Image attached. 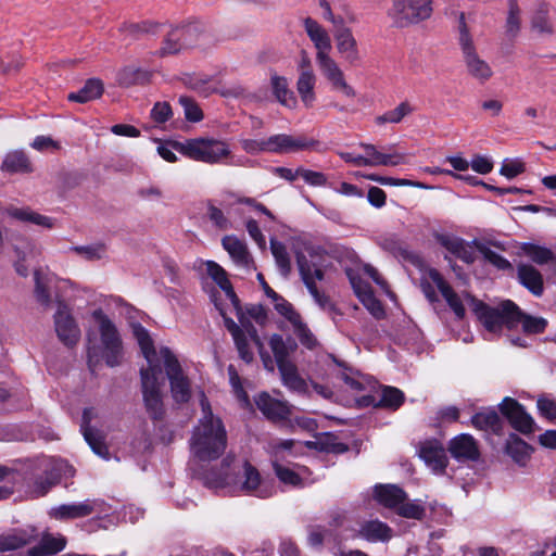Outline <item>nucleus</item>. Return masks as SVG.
I'll return each mask as SVG.
<instances>
[{
    "label": "nucleus",
    "instance_id": "1",
    "mask_svg": "<svg viewBox=\"0 0 556 556\" xmlns=\"http://www.w3.org/2000/svg\"><path fill=\"white\" fill-rule=\"evenodd\" d=\"M131 330L148 364L140 369L144 407L153 419H161L164 414L161 349H154L149 331L140 324H131Z\"/></svg>",
    "mask_w": 556,
    "mask_h": 556
},
{
    "label": "nucleus",
    "instance_id": "2",
    "mask_svg": "<svg viewBox=\"0 0 556 556\" xmlns=\"http://www.w3.org/2000/svg\"><path fill=\"white\" fill-rule=\"evenodd\" d=\"M466 300L472 304V308L490 333L498 334L503 328L515 329L519 324L526 333H542L547 327V320L543 317H534L523 313L519 306L510 300H505L496 306H489L481 301H476L469 294Z\"/></svg>",
    "mask_w": 556,
    "mask_h": 556
},
{
    "label": "nucleus",
    "instance_id": "3",
    "mask_svg": "<svg viewBox=\"0 0 556 556\" xmlns=\"http://www.w3.org/2000/svg\"><path fill=\"white\" fill-rule=\"evenodd\" d=\"M202 416L192 431L190 451L198 462H212L219 458L227 447V431L218 416L212 412L207 399H201Z\"/></svg>",
    "mask_w": 556,
    "mask_h": 556
},
{
    "label": "nucleus",
    "instance_id": "4",
    "mask_svg": "<svg viewBox=\"0 0 556 556\" xmlns=\"http://www.w3.org/2000/svg\"><path fill=\"white\" fill-rule=\"evenodd\" d=\"M232 462V456H226L222 462L220 472L215 470L204 471L200 473V479L210 489L229 488L231 492L241 491L263 498L270 496L269 489L255 467L249 462H243L240 466L233 468V472H230Z\"/></svg>",
    "mask_w": 556,
    "mask_h": 556
},
{
    "label": "nucleus",
    "instance_id": "5",
    "mask_svg": "<svg viewBox=\"0 0 556 556\" xmlns=\"http://www.w3.org/2000/svg\"><path fill=\"white\" fill-rule=\"evenodd\" d=\"M216 307L224 318L227 330L232 336L240 358L245 363H251L254 359L253 346H255L257 348L264 367L269 371H274L273 358L265 352L264 343L253 324L241 316L240 313H237L240 321V325H237L231 318L226 316L223 307L218 304H216Z\"/></svg>",
    "mask_w": 556,
    "mask_h": 556
},
{
    "label": "nucleus",
    "instance_id": "6",
    "mask_svg": "<svg viewBox=\"0 0 556 556\" xmlns=\"http://www.w3.org/2000/svg\"><path fill=\"white\" fill-rule=\"evenodd\" d=\"M458 46L468 75L480 83L488 81L493 76V70L491 65L479 55L473 37L469 33L465 22L464 14L459 16Z\"/></svg>",
    "mask_w": 556,
    "mask_h": 556
},
{
    "label": "nucleus",
    "instance_id": "7",
    "mask_svg": "<svg viewBox=\"0 0 556 556\" xmlns=\"http://www.w3.org/2000/svg\"><path fill=\"white\" fill-rule=\"evenodd\" d=\"M431 0H393L388 16L397 28H405L428 20L432 14Z\"/></svg>",
    "mask_w": 556,
    "mask_h": 556
},
{
    "label": "nucleus",
    "instance_id": "8",
    "mask_svg": "<svg viewBox=\"0 0 556 556\" xmlns=\"http://www.w3.org/2000/svg\"><path fill=\"white\" fill-rule=\"evenodd\" d=\"M92 317L98 324L102 356L106 365L110 367L119 365L123 356V344L116 326L102 309H96Z\"/></svg>",
    "mask_w": 556,
    "mask_h": 556
},
{
    "label": "nucleus",
    "instance_id": "9",
    "mask_svg": "<svg viewBox=\"0 0 556 556\" xmlns=\"http://www.w3.org/2000/svg\"><path fill=\"white\" fill-rule=\"evenodd\" d=\"M177 147L184 155L210 164L218 163L230 155L226 142L210 138L189 139L178 143Z\"/></svg>",
    "mask_w": 556,
    "mask_h": 556
},
{
    "label": "nucleus",
    "instance_id": "10",
    "mask_svg": "<svg viewBox=\"0 0 556 556\" xmlns=\"http://www.w3.org/2000/svg\"><path fill=\"white\" fill-rule=\"evenodd\" d=\"M161 356L162 366H164L169 380L174 401L176 403H187L191 397V386L188 377L181 369L179 361L166 346L161 348Z\"/></svg>",
    "mask_w": 556,
    "mask_h": 556
},
{
    "label": "nucleus",
    "instance_id": "11",
    "mask_svg": "<svg viewBox=\"0 0 556 556\" xmlns=\"http://www.w3.org/2000/svg\"><path fill=\"white\" fill-rule=\"evenodd\" d=\"M53 320L59 340L67 348L75 346L79 342L81 333L78 324L65 302H58Z\"/></svg>",
    "mask_w": 556,
    "mask_h": 556
},
{
    "label": "nucleus",
    "instance_id": "12",
    "mask_svg": "<svg viewBox=\"0 0 556 556\" xmlns=\"http://www.w3.org/2000/svg\"><path fill=\"white\" fill-rule=\"evenodd\" d=\"M279 315L285 317L292 326L294 334L301 343L309 349L316 345V339L307 325L303 321L300 313L294 306L282 296L274 304Z\"/></svg>",
    "mask_w": 556,
    "mask_h": 556
},
{
    "label": "nucleus",
    "instance_id": "13",
    "mask_svg": "<svg viewBox=\"0 0 556 556\" xmlns=\"http://www.w3.org/2000/svg\"><path fill=\"white\" fill-rule=\"evenodd\" d=\"M315 59L321 75L331 85L333 90L341 91L350 98L355 97L354 88L346 83L342 68L330 53Z\"/></svg>",
    "mask_w": 556,
    "mask_h": 556
},
{
    "label": "nucleus",
    "instance_id": "14",
    "mask_svg": "<svg viewBox=\"0 0 556 556\" xmlns=\"http://www.w3.org/2000/svg\"><path fill=\"white\" fill-rule=\"evenodd\" d=\"M103 504L100 500H86L84 502H73L52 507L49 516L56 520H71L88 517L96 511H101L99 508Z\"/></svg>",
    "mask_w": 556,
    "mask_h": 556
},
{
    "label": "nucleus",
    "instance_id": "15",
    "mask_svg": "<svg viewBox=\"0 0 556 556\" xmlns=\"http://www.w3.org/2000/svg\"><path fill=\"white\" fill-rule=\"evenodd\" d=\"M502 414L517 431L529 434L534 431L535 422L516 400L505 397L500 405Z\"/></svg>",
    "mask_w": 556,
    "mask_h": 556
},
{
    "label": "nucleus",
    "instance_id": "16",
    "mask_svg": "<svg viewBox=\"0 0 556 556\" xmlns=\"http://www.w3.org/2000/svg\"><path fill=\"white\" fill-rule=\"evenodd\" d=\"M359 147L365 150L364 166H397L407 163L406 155L394 151L389 147L386 152L377 149L376 146L370 143H359Z\"/></svg>",
    "mask_w": 556,
    "mask_h": 556
},
{
    "label": "nucleus",
    "instance_id": "17",
    "mask_svg": "<svg viewBox=\"0 0 556 556\" xmlns=\"http://www.w3.org/2000/svg\"><path fill=\"white\" fill-rule=\"evenodd\" d=\"M270 153H291L314 148L318 142L304 136L278 134L267 138Z\"/></svg>",
    "mask_w": 556,
    "mask_h": 556
},
{
    "label": "nucleus",
    "instance_id": "18",
    "mask_svg": "<svg viewBox=\"0 0 556 556\" xmlns=\"http://www.w3.org/2000/svg\"><path fill=\"white\" fill-rule=\"evenodd\" d=\"M336 48L341 58L350 65H357L361 62V53L357 41L349 27L334 31Z\"/></svg>",
    "mask_w": 556,
    "mask_h": 556
},
{
    "label": "nucleus",
    "instance_id": "19",
    "mask_svg": "<svg viewBox=\"0 0 556 556\" xmlns=\"http://www.w3.org/2000/svg\"><path fill=\"white\" fill-rule=\"evenodd\" d=\"M448 452L458 462H475L480 456L477 441L467 433L454 437L448 443Z\"/></svg>",
    "mask_w": 556,
    "mask_h": 556
},
{
    "label": "nucleus",
    "instance_id": "20",
    "mask_svg": "<svg viewBox=\"0 0 556 556\" xmlns=\"http://www.w3.org/2000/svg\"><path fill=\"white\" fill-rule=\"evenodd\" d=\"M517 280L534 296L544 293V278L541 271L530 263L520 262L516 265Z\"/></svg>",
    "mask_w": 556,
    "mask_h": 556
},
{
    "label": "nucleus",
    "instance_id": "21",
    "mask_svg": "<svg viewBox=\"0 0 556 556\" xmlns=\"http://www.w3.org/2000/svg\"><path fill=\"white\" fill-rule=\"evenodd\" d=\"M419 456L435 473L444 472L447 466L445 448L438 441H426L419 448Z\"/></svg>",
    "mask_w": 556,
    "mask_h": 556
},
{
    "label": "nucleus",
    "instance_id": "22",
    "mask_svg": "<svg viewBox=\"0 0 556 556\" xmlns=\"http://www.w3.org/2000/svg\"><path fill=\"white\" fill-rule=\"evenodd\" d=\"M303 25L306 35L316 50L315 58L329 54L331 52L332 45L331 37L327 29L312 17H306L303 21Z\"/></svg>",
    "mask_w": 556,
    "mask_h": 556
},
{
    "label": "nucleus",
    "instance_id": "23",
    "mask_svg": "<svg viewBox=\"0 0 556 556\" xmlns=\"http://www.w3.org/2000/svg\"><path fill=\"white\" fill-rule=\"evenodd\" d=\"M255 404L263 415L270 420H285L290 415V406L287 402L271 397L263 392L255 397Z\"/></svg>",
    "mask_w": 556,
    "mask_h": 556
},
{
    "label": "nucleus",
    "instance_id": "24",
    "mask_svg": "<svg viewBox=\"0 0 556 556\" xmlns=\"http://www.w3.org/2000/svg\"><path fill=\"white\" fill-rule=\"evenodd\" d=\"M45 473L47 475V486H41L39 491L41 494H47L61 479L74 477L75 469L64 459L51 458L45 466Z\"/></svg>",
    "mask_w": 556,
    "mask_h": 556
},
{
    "label": "nucleus",
    "instance_id": "25",
    "mask_svg": "<svg viewBox=\"0 0 556 556\" xmlns=\"http://www.w3.org/2000/svg\"><path fill=\"white\" fill-rule=\"evenodd\" d=\"M93 418V409L85 408L83 413V421L80 425L81 432L86 442L89 444L91 450L102 458H109V451L100 433L90 427V421Z\"/></svg>",
    "mask_w": 556,
    "mask_h": 556
},
{
    "label": "nucleus",
    "instance_id": "26",
    "mask_svg": "<svg viewBox=\"0 0 556 556\" xmlns=\"http://www.w3.org/2000/svg\"><path fill=\"white\" fill-rule=\"evenodd\" d=\"M429 278L437 286L446 303L458 318L465 316V307L460 296L454 292L452 287L445 281L442 275L437 269H430Z\"/></svg>",
    "mask_w": 556,
    "mask_h": 556
},
{
    "label": "nucleus",
    "instance_id": "27",
    "mask_svg": "<svg viewBox=\"0 0 556 556\" xmlns=\"http://www.w3.org/2000/svg\"><path fill=\"white\" fill-rule=\"evenodd\" d=\"M222 245L237 266L245 269L253 267V260L247 244L242 240L236 236H225L222 240Z\"/></svg>",
    "mask_w": 556,
    "mask_h": 556
},
{
    "label": "nucleus",
    "instance_id": "28",
    "mask_svg": "<svg viewBox=\"0 0 556 556\" xmlns=\"http://www.w3.org/2000/svg\"><path fill=\"white\" fill-rule=\"evenodd\" d=\"M378 244L384 251L404 261H408L412 264H418L420 262L419 255L410 251L408 245L396 235L389 233L381 236L378 240Z\"/></svg>",
    "mask_w": 556,
    "mask_h": 556
},
{
    "label": "nucleus",
    "instance_id": "29",
    "mask_svg": "<svg viewBox=\"0 0 556 556\" xmlns=\"http://www.w3.org/2000/svg\"><path fill=\"white\" fill-rule=\"evenodd\" d=\"M206 274L215 281V283L225 292L226 296L230 300L233 308L239 314V299L228 279L226 270L214 261H206L204 263Z\"/></svg>",
    "mask_w": 556,
    "mask_h": 556
},
{
    "label": "nucleus",
    "instance_id": "30",
    "mask_svg": "<svg viewBox=\"0 0 556 556\" xmlns=\"http://www.w3.org/2000/svg\"><path fill=\"white\" fill-rule=\"evenodd\" d=\"M357 535L368 542H388L393 536L392 529L384 522L374 519L359 525Z\"/></svg>",
    "mask_w": 556,
    "mask_h": 556
},
{
    "label": "nucleus",
    "instance_id": "31",
    "mask_svg": "<svg viewBox=\"0 0 556 556\" xmlns=\"http://www.w3.org/2000/svg\"><path fill=\"white\" fill-rule=\"evenodd\" d=\"M374 495L380 504L394 509L406 500V493L394 484L376 485Z\"/></svg>",
    "mask_w": 556,
    "mask_h": 556
},
{
    "label": "nucleus",
    "instance_id": "32",
    "mask_svg": "<svg viewBox=\"0 0 556 556\" xmlns=\"http://www.w3.org/2000/svg\"><path fill=\"white\" fill-rule=\"evenodd\" d=\"M5 214L14 219L31 223L43 228H52L54 226L53 218L38 214L28 207L9 206L5 208Z\"/></svg>",
    "mask_w": 556,
    "mask_h": 556
},
{
    "label": "nucleus",
    "instance_id": "33",
    "mask_svg": "<svg viewBox=\"0 0 556 556\" xmlns=\"http://www.w3.org/2000/svg\"><path fill=\"white\" fill-rule=\"evenodd\" d=\"M271 90L277 101L288 108L294 109L298 104L293 91L289 88V81L283 76L273 75L270 78Z\"/></svg>",
    "mask_w": 556,
    "mask_h": 556
},
{
    "label": "nucleus",
    "instance_id": "34",
    "mask_svg": "<svg viewBox=\"0 0 556 556\" xmlns=\"http://www.w3.org/2000/svg\"><path fill=\"white\" fill-rule=\"evenodd\" d=\"M317 83V76L315 73H300L296 79V91L305 106L311 108L315 100V86Z\"/></svg>",
    "mask_w": 556,
    "mask_h": 556
},
{
    "label": "nucleus",
    "instance_id": "35",
    "mask_svg": "<svg viewBox=\"0 0 556 556\" xmlns=\"http://www.w3.org/2000/svg\"><path fill=\"white\" fill-rule=\"evenodd\" d=\"M269 345L275 356V359H273L274 366L279 367L282 364L291 363L289 356L296 348L292 339L283 340L280 334H273L269 339Z\"/></svg>",
    "mask_w": 556,
    "mask_h": 556
},
{
    "label": "nucleus",
    "instance_id": "36",
    "mask_svg": "<svg viewBox=\"0 0 556 556\" xmlns=\"http://www.w3.org/2000/svg\"><path fill=\"white\" fill-rule=\"evenodd\" d=\"M64 547V538L45 534L37 545L28 549L27 556H51L62 551Z\"/></svg>",
    "mask_w": 556,
    "mask_h": 556
},
{
    "label": "nucleus",
    "instance_id": "37",
    "mask_svg": "<svg viewBox=\"0 0 556 556\" xmlns=\"http://www.w3.org/2000/svg\"><path fill=\"white\" fill-rule=\"evenodd\" d=\"M151 73L141 67L128 65L123 67L116 76L121 86L130 87L134 85H144L150 81Z\"/></svg>",
    "mask_w": 556,
    "mask_h": 556
},
{
    "label": "nucleus",
    "instance_id": "38",
    "mask_svg": "<svg viewBox=\"0 0 556 556\" xmlns=\"http://www.w3.org/2000/svg\"><path fill=\"white\" fill-rule=\"evenodd\" d=\"M404 401V394L401 390L393 387H384L381 392L379 402H375L372 396H364L363 402L366 405L372 404L379 407H389L397 409Z\"/></svg>",
    "mask_w": 556,
    "mask_h": 556
},
{
    "label": "nucleus",
    "instance_id": "39",
    "mask_svg": "<svg viewBox=\"0 0 556 556\" xmlns=\"http://www.w3.org/2000/svg\"><path fill=\"white\" fill-rule=\"evenodd\" d=\"M471 425L479 430L493 433H498L502 428L501 418L494 409H485L475 414L471 417Z\"/></svg>",
    "mask_w": 556,
    "mask_h": 556
},
{
    "label": "nucleus",
    "instance_id": "40",
    "mask_svg": "<svg viewBox=\"0 0 556 556\" xmlns=\"http://www.w3.org/2000/svg\"><path fill=\"white\" fill-rule=\"evenodd\" d=\"M103 93V84L101 80L91 78L86 81L76 92H71L67 96L70 101L86 103L88 101L98 99Z\"/></svg>",
    "mask_w": 556,
    "mask_h": 556
},
{
    "label": "nucleus",
    "instance_id": "41",
    "mask_svg": "<svg viewBox=\"0 0 556 556\" xmlns=\"http://www.w3.org/2000/svg\"><path fill=\"white\" fill-rule=\"evenodd\" d=\"M414 111L415 108L408 101H402L394 109L376 116L375 123L377 125L400 124L406 116L410 115Z\"/></svg>",
    "mask_w": 556,
    "mask_h": 556
},
{
    "label": "nucleus",
    "instance_id": "42",
    "mask_svg": "<svg viewBox=\"0 0 556 556\" xmlns=\"http://www.w3.org/2000/svg\"><path fill=\"white\" fill-rule=\"evenodd\" d=\"M283 384L290 390L305 392L306 383L299 376L296 366L291 362L278 367Z\"/></svg>",
    "mask_w": 556,
    "mask_h": 556
},
{
    "label": "nucleus",
    "instance_id": "43",
    "mask_svg": "<svg viewBox=\"0 0 556 556\" xmlns=\"http://www.w3.org/2000/svg\"><path fill=\"white\" fill-rule=\"evenodd\" d=\"M298 266L301 278L306 288H308V283L312 282L313 286H317V281H321L324 279V270L317 265L311 263L304 255L298 256Z\"/></svg>",
    "mask_w": 556,
    "mask_h": 556
},
{
    "label": "nucleus",
    "instance_id": "44",
    "mask_svg": "<svg viewBox=\"0 0 556 556\" xmlns=\"http://www.w3.org/2000/svg\"><path fill=\"white\" fill-rule=\"evenodd\" d=\"M35 279V296L36 300L45 307L51 304L50 287L53 282V277L36 270L34 274Z\"/></svg>",
    "mask_w": 556,
    "mask_h": 556
},
{
    "label": "nucleus",
    "instance_id": "45",
    "mask_svg": "<svg viewBox=\"0 0 556 556\" xmlns=\"http://www.w3.org/2000/svg\"><path fill=\"white\" fill-rule=\"evenodd\" d=\"M1 168L9 173H27L31 170L30 162L23 151L9 152L2 162Z\"/></svg>",
    "mask_w": 556,
    "mask_h": 556
},
{
    "label": "nucleus",
    "instance_id": "46",
    "mask_svg": "<svg viewBox=\"0 0 556 556\" xmlns=\"http://www.w3.org/2000/svg\"><path fill=\"white\" fill-rule=\"evenodd\" d=\"M520 249L534 264L546 265L556 261L554 252L548 248L527 242Z\"/></svg>",
    "mask_w": 556,
    "mask_h": 556
},
{
    "label": "nucleus",
    "instance_id": "47",
    "mask_svg": "<svg viewBox=\"0 0 556 556\" xmlns=\"http://www.w3.org/2000/svg\"><path fill=\"white\" fill-rule=\"evenodd\" d=\"M182 49H185V46L181 39V33L179 29H177V27H175L166 34L162 42V46L156 53L157 55L163 58L176 54L180 52Z\"/></svg>",
    "mask_w": 556,
    "mask_h": 556
},
{
    "label": "nucleus",
    "instance_id": "48",
    "mask_svg": "<svg viewBox=\"0 0 556 556\" xmlns=\"http://www.w3.org/2000/svg\"><path fill=\"white\" fill-rule=\"evenodd\" d=\"M520 9L517 4V0H509L508 13L505 23V35L509 39H515L521 28Z\"/></svg>",
    "mask_w": 556,
    "mask_h": 556
},
{
    "label": "nucleus",
    "instance_id": "49",
    "mask_svg": "<svg viewBox=\"0 0 556 556\" xmlns=\"http://www.w3.org/2000/svg\"><path fill=\"white\" fill-rule=\"evenodd\" d=\"M507 454L517 463H523L531 453V447L523 440L511 434L506 443Z\"/></svg>",
    "mask_w": 556,
    "mask_h": 556
},
{
    "label": "nucleus",
    "instance_id": "50",
    "mask_svg": "<svg viewBox=\"0 0 556 556\" xmlns=\"http://www.w3.org/2000/svg\"><path fill=\"white\" fill-rule=\"evenodd\" d=\"M315 445L323 452L333 454H342L349 450L348 445L340 442L338 437L332 433H324L323 435L318 437Z\"/></svg>",
    "mask_w": 556,
    "mask_h": 556
},
{
    "label": "nucleus",
    "instance_id": "51",
    "mask_svg": "<svg viewBox=\"0 0 556 556\" xmlns=\"http://www.w3.org/2000/svg\"><path fill=\"white\" fill-rule=\"evenodd\" d=\"M86 261H99L106 256V247L104 243L97 242L88 245H75L70 249Z\"/></svg>",
    "mask_w": 556,
    "mask_h": 556
},
{
    "label": "nucleus",
    "instance_id": "52",
    "mask_svg": "<svg viewBox=\"0 0 556 556\" xmlns=\"http://www.w3.org/2000/svg\"><path fill=\"white\" fill-rule=\"evenodd\" d=\"M531 29L539 35L551 36L554 33L546 9L538 10L531 18Z\"/></svg>",
    "mask_w": 556,
    "mask_h": 556
},
{
    "label": "nucleus",
    "instance_id": "53",
    "mask_svg": "<svg viewBox=\"0 0 556 556\" xmlns=\"http://www.w3.org/2000/svg\"><path fill=\"white\" fill-rule=\"evenodd\" d=\"M341 379L354 391H365L375 388V381L359 372H341Z\"/></svg>",
    "mask_w": 556,
    "mask_h": 556
},
{
    "label": "nucleus",
    "instance_id": "54",
    "mask_svg": "<svg viewBox=\"0 0 556 556\" xmlns=\"http://www.w3.org/2000/svg\"><path fill=\"white\" fill-rule=\"evenodd\" d=\"M341 379L354 391H365L375 388V381L359 372H341Z\"/></svg>",
    "mask_w": 556,
    "mask_h": 556
},
{
    "label": "nucleus",
    "instance_id": "55",
    "mask_svg": "<svg viewBox=\"0 0 556 556\" xmlns=\"http://www.w3.org/2000/svg\"><path fill=\"white\" fill-rule=\"evenodd\" d=\"M270 250L275 257L276 264L283 275H288L290 271V258L286 247L274 239L270 240Z\"/></svg>",
    "mask_w": 556,
    "mask_h": 556
},
{
    "label": "nucleus",
    "instance_id": "56",
    "mask_svg": "<svg viewBox=\"0 0 556 556\" xmlns=\"http://www.w3.org/2000/svg\"><path fill=\"white\" fill-rule=\"evenodd\" d=\"M177 29L181 33L185 48L198 43L200 35L203 33V26L200 23H189L184 26H178Z\"/></svg>",
    "mask_w": 556,
    "mask_h": 556
},
{
    "label": "nucleus",
    "instance_id": "57",
    "mask_svg": "<svg viewBox=\"0 0 556 556\" xmlns=\"http://www.w3.org/2000/svg\"><path fill=\"white\" fill-rule=\"evenodd\" d=\"M28 543V538L22 532L0 535V552L17 549Z\"/></svg>",
    "mask_w": 556,
    "mask_h": 556
},
{
    "label": "nucleus",
    "instance_id": "58",
    "mask_svg": "<svg viewBox=\"0 0 556 556\" xmlns=\"http://www.w3.org/2000/svg\"><path fill=\"white\" fill-rule=\"evenodd\" d=\"M479 252L482 254L483 258L491 263L493 266H495L498 269L507 270L513 269V265L510 262L502 256L501 254L496 253L489 247L481 244L479 245Z\"/></svg>",
    "mask_w": 556,
    "mask_h": 556
},
{
    "label": "nucleus",
    "instance_id": "59",
    "mask_svg": "<svg viewBox=\"0 0 556 556\" xmlns=\"http://www.w3.org/2000/svg\"><path fill=\"white\" fill-rule=\"evenodd\" d=\"M396 513L400 516L405 517V518H413V519L420 520L424 518V516L426 514V509L417 501H413V502L404 501L397 506Z\"/></svg>",
    "mask_w": 556,
    "mask_h": 556
},
{
    "label": "nucleus",
    "instance_id": "60",
    "mask_svg": "<svg viewBox=\"0 0 556 556\" xmlns=\"http://www.w3.org/2000/svg\"><path fill=\"white\" fill-rule=\"evenodd\" d=\"M274 470L276 476L282 483L291 486H299L302 484V479L300 478L299 473H296L294 470L285 467L278 463H274Z\"/></svg>",
    "mask_w": 556,
    "mask_h": 556
},
{
    "label": "nucleus",
    "instance_id": "61",
    "mask_svg": "<svg viewBox=\"0 0 556 556\" xmlns=\"http://www.w3.org/2000/svg\"><path fill=\"white\" fill-rule=\"evenodd\" d=\"M155 26L144 22L142 24H125L121 27V31L125 35V39H139L141 35L154 33Z\"/></svg>",
    "mask_w": 556,
    "mask_h": 556
},
{
    "label": "nucleus",
    "instance_id": "62",
    "mask_svg": "<svg viewBox=\"0 0 556 556\" xmlns=\"http://www.w3.org/2000/svg\"><path fill=\"white\" fill-rule=\"evenodd\" d=\"M179 103L184 108L185 116L190 122H200L203 114L199 105L189 97H180Z\"/></svg>",
    "mask_w": 556,
    "mask_h": 556
},
{
    "label": "nucleus",
    "instance_id": "63",
    "mask_svg": "<svg viewBox=\"0 0 556 556\" xmlns=\"http://www.w3.org/2000/svg\"><path fill=\"white\" fill-rule=\"evenodd\" d=\"M309 294L314 299L315 303L325 312L332 313L334 311V304L331 302L330 298L318 290L317 286H313L312 282L308 283L307 288Z\"/></svg>",
    "mask_w": 556,
    "mask_h": 556
},
{
    "label": "nucleus",
    "instance_id": "64",
    "mask_svg": "<svg viewBox=\"0 0 556 556\" xmlns=\"http://www.w3.org/2000/svg\"><path fill=\"white\" fill-rule=\"evenodd\" d=\"M207 216L210 220L220 230H228L231 228V223L223 211L213 204L207 207Z\"/></svg>",
    "mask_w": 556,
    "mask_h": 556
}]
</instances>
